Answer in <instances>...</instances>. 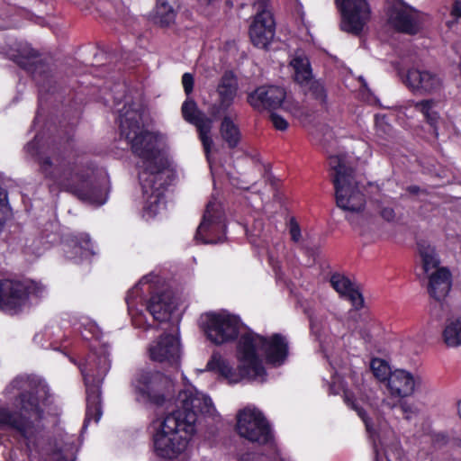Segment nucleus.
<instances>
[{
    "mask_svg": "<svg viewBox=\"0 0 461 461\" xmlns=\"http://www.w3.org/2000/svg\"><path fill=\"white\" fill-rule=\"evenodd\" d=\"M120 136L141 159L139 179L145 201L144 208L155 215L171 182V172L158 148V136L143 127L141 113L137 110H127L121 114Z\"/></svg>",
    "mask_w": 461,
    "mask_h": 461,
    "instance_id": "1",
    "label": "nucleus"
},
{
    "mask_svg": "<svg viewBox=\"0 0 461 461\" xmlns=\"http://www.w3.org/2000/svg\"><path fill=\"white\" fill-rule=\"evenodd\" d=\"M176 406L159 422L153 435L154 451L161 458L179 457L196 430L198 415L215 411L212 400L193 386L179 392Z\"/></svg>",
    "mask_w": 461,
    "mask_h": 461,
    "instance_id": "2",
    "label": "nucleus"
},
{
    "mask_svg": "<svg viewBox=\"0 0 461 461\" xmlns=\"http://www.w3.org/2000/svg\"><path fill=\"white\" fill-rule=\"evenodd\" d=\"M258 350L264 351L267 360L273 366H279L285 358V344L284 339L276 334L267 339L254 333H247L240 337L238 346L240 364L234 370L220 356L213 355L206 365V369L217 371L230 383H238L243 378L265 381L266 371L257 357Z\"/></svg>",
    "mask_w": 461,
    "mask_h": 461,
    "instance_id": "3",
    "label": "nucleus"
},
{
    "mask_svg": "<svg viewBox=\"0 0 461 461\" xmlns=\"http://www.w3.org/2000/svg\"><path fill=\"white\" fill-rule=\"evenodd\" d=\"M39 173L47 182L50 191H66L78 199L95 205L104 201L99 189L90 179L87 169L80 166L70 155L61 150L51 149L37 158Z\"/></svg>",
    "mask_w": 461,
    "mask_h": 461,
    "instance_id": "4",
    "label": "nucleus"
},
{
    "mask_svg": "<svg viewBox=\"0 0 461 461\" xmlns=\"http://www.w3.org/2000/svg\"><path fill=\"white\" fill-rule=\"evenodd\" d=\"M8 390L19 392L14 402L19 413L0 407V425L15 429L24 438L31 440L38 431V422L42 414L40 402L47 399L48 387L36 379L19 376L13 380Z\"/></svg>",
    "mask_w": 461,
    "mask_h": 461,
    "instance_id": "5",
    "label": "nucleus"
},
{
    "mask_svg": "<svg viewBox=\"0 0 461 461\" xmlns=\"http://www.w3.org/2000/svg\"><path fill=\"white\" fill-rule=\"evenodd\" d=\"M328 164L331 171L330 176L338 207L349 212L363 210L366 205V195L356 179L355 169L347 166L339 156H330Z\"/></svg>",
    "mask_w": 461,
    "mask_h": 461,
    "instance_id": "6",
    "label": "nucleus"
},
{
    "mask_svg": "<svg viewBox=\"0 0 461 461\" xmlns=\"http://www.w3.org/2000/svg\"><path fill=\"white\" fill-rule=\"evenodd\" d=\"M138 402L163 406L174 395V383L167 375L157 372L141 370L131 382Z\"/></svg>",
    "mask_w": 461,
    "mask_h": 461,
    "instance_id": "7",
    "label": "nucleus"
},
{
    "mask_svg": "<svg viewBox=\"0 0 461 461\" xmlns=\"http://www.w3.org/2000/svg\"><path fill=\"white\" fill-rule=\"evenodd\" d=\"M111 366L106 355L91 357L87 366L81 368L86 386V414L84 423L86 427L91 420L98 422L101 411L99 384L104 380Z\"/></svg>",
    "mask_w": 461,
    "mask_h": 461,
    "instance_id": "8",
    "label": "nucleus"
},
{
    "mask_svg": "<svg viewBox=\"0 0 461 461\" xmlns=\"http://www.w3.org/2000/svg\"><path fill=\"white\" fill-rule=\"evenodd\" d=\"M237 431L241 438L258 445L268 444L273 438L268 421L255 408H246L239 412Z\"/></svg>",
    "mask_w": 461,
    "mask_h": 461,
    "instance_id": "9",
    "label": "nucleus"
},
{
    "mask_svg": "<svg viewBox=\"0 0 461 461\" xmlns=\"http://www.w3.org/2000/svg\"><path fill=\"white\" fill-rule=\"evenodd\" d=\"M341 14L340 29L359 36L371 18V6L367 0H335Z\"/></svg>",
    "mask_w": 461,
    "mask_h": 461,
    "instance_id": "10",
    "label": "nucleus"
},
{
    "mask_svg": "<svg viewBox=\"0 0 461 461\" xmlns=\"http://www.w3.org/2000/svg\"><path fill=\"white\" fill-rule=\"evenodd\" d=\"M253 7L256 14L249 26L252 44L259 49H267L275 36V20L269 0H258Z\"/></svg>",
    "mask_w": 461,
    "mask_h": 461,
    "instance_id": "11",
    "label": "nucleus"
},
{
    "mask_svg": "<svg viewBox=\"0 0 461 461\" xmlns=\"http://www.w3.org/2000/svg\"><path fill=\"white\" fill-rule=\"evenodd\" d=\"M226 224L224 213L216 202H209L199 224L195 240L204 244H215L224 240Z\"/></svg>",
    "mask_w": 461,
    "mask_h": 461,
    "instance_id": "12",
    "label": "nucleus"
},
{
    "mask_svg": "<svg viewBox=\"0 0 461 461\" xmlns=\"http://www.w3.org/2000/svg\"><path fill=\"white\" fill-rule=\"evenodd\" d=\"M240 327V319L229 313H207L203 322L207 338L217 345L235 339Z\"/></svg>",
    "mask_w": 461,
    "mask_h": 461,
    "instance_id": "13",
    "label": "nucleus"
},
{
    "mask_svg": "<svg viewBox=\"0 0 461 461\" xmlns=\"http://www.w3.org/2000/svg\"><path fill=\"white\" fill-rule=\"evenodd\" d=\"M452 286V275L447 267H441L429 276L428 294L434 299L430 303V315L436 320L442 318L444 301Z\"/></svg>",
    "mask_w": 461,
    "mask_h": 461,
    "instance_id": "14",
    "label": "nucleus"
},
{
    "mask_svg": "<svg viewBox=\"0 0 461 461\" xmlns=\"http://www.w3.org/2000/svg\"><path fill=\"white\" fill-rule=\"evenodd\" d=\"M181 111L184 119L196 127L199 139L202 141L205 154L208 157L213 146V140L211 136L213 124L212 119L209 118L204 113L200 111L196 103L192 99H186L183 103Z\"/></svg>",
    "mask_w": 461,
    "mask_h": 461,
    "instance_id": "15",
    "label": "nucleus"
},
{
    "mask_svg": "<svg viewBox=\"0 0 461 461\" xmlns=\"http://www.w3.org/2000/svg\"><path fill=\"white\" fill-rule=\"evenodd\" d=\"M28 287L20 281L0 280V310L14 314L20 312L28 301Z\"/></svg>",
    "mask_w": 461,
    "mask_h": 461,
    "instance_id": "16",
    "label": "nucleus"
},
{
    "mask_svg": "<svg viewBox=\"0 0 461 461\" xmlns=\"http://www.w3.org/2000/svg\"><path fill=\"white\" fill-rule=\"evenodd\" d=\"M149 357L153 361L178 366L180 361V343L173 335H162L153 341L149 348Z\"/></svg>",
    "mask_w": 461,
    "mask_h": 461,
    "instance_id": "17",
    "label": "nucleus"
},
{
    "mask_svg": "<svg viewBox=\"0 0 461 461\" xmlns=\"http://www.w3.org/2000/svg\"><path fill=\"white\" fill-rule=\"evenodd\" d=\"M400 6L394 5L388 10L389 22L393 27L401 33L415 35L420 31V25L417 17L413 16V13L418 11L407 5L402 0H398Z\"/></svg>",
    "mask_w": 461,
    "mask_h": 461,
    "instance_id": "18",
    "label": "nucleus"
},
{
    "mask_svg": "<svg viewBox=\"0 0 461 461\" xmlns=\"http://www.w3.org/2000/svg\"><path fill=\"white\" fill-rule=\"evenodd\" d=\"M238 81L231 71H226L220 79L217 86V103L211 106L210 114L217 117L225 114L237 95Z\"/></svg>",
    "mask_w": 461,
    "mask_h": 461,
    "instance_id": "19",
    "label": "nucleus"
},
{
    "mask_svg": "<svg viewBox=\"0 0 461 461\" xmlns=\"http://www.w3.org/2000/svg\"><path fill=\"white\" fill-rule=\"evenodd\" d=\"M290 242L294 243V249H298L306 257V265L315 263L319 249L315 244L314 238L307 230L301 228L294 217H290Z\"/></svg>",
    "mask_w": 461,
    "mask_h": 461,
    "instance_id": "20",
    "label": "nucleus"
},
{
    "mask_svg": "<svg viewBox=\"0 0 461 461\" xmlns=\"http://www.w3.org/2000/svg\"><path fill=\"white\" fill-rule=\"evenodd\" d=\"M330 283L339 296L351 303L355 310L364 307L365 300L359 288L345 275L333 273Z\"/></svg>",
    "mask_w": 461,
    "mask_h": 461,
    "instance_id": "21",
    "label": "nucleus"
},
{
    "mask_svg": "<svg viewBox=\"0 0 461 461\" xmlns=\"http://www.w3.org/2000/svg\"><path fill=\"white\" fill-rule=\"evenodd\" d=\"M284 88L278 86H261L249 94L248 102L256 109L278 108L285 98Z\"/></svg>",
    "mask_w": 461,
    "mask_h": 461,
    "instance_id": "22",
    "label": "nucleus"
},
{
    "mask_svg": "<svg viewBox=\"0 0 461 461\" xmlns=\"http://www.w3.org/2000/svg\"><path fill=\"white\" fill-rule=\"evenodd\" d=\"M404 82L409 88L428 94L438 91L442 85L438 75L418 68L409 69Z\"/></svg>",
    "mask_w": 461,
    "mask_h": 461,
    "instance_id": "23",
    "label": "nucleus"
},
{
    "mask_svg": "<svg viewBox=\"0 0 461 461\" xmlns=\"http://www.w3.org/2000/svg\"><path fill=\"white\" fill-rule=\"evenodd\" d=\"M415 386L413 375L404 369L393 370L386 381V388L393 397H408L413 393Z\"/></svg>",
    "mask_w": 461,
    "mask_h": 461,
    "instance_id": "24",
    "label": "nucleus"
},
{
    "mask_svg": "<svg viewBox=\"0 0 461 461\" xmlns=\"http://www.w3.org/2000/svg\"><path fill=\"white\" fill-rule=\"evenodd\" d=\"M174 309L170 295L166 293L152 295L147 304V310L154 320L160 322L167 321Z\"/></svg>",
    "mask_w": 461,
    "mask_h": 461,
    "instance_id": "25",
    "label": "nucleus"
},
{
    "mask_svg": "<svg viewBox=\"0 0 461 461\" xmlns=\"http://www.w3.org/2000/svg\"><path fill=\"white\" fill-rule=\"evenodd\" d=\"M290 67L294 69L293 80L299 86H305L314 77L310 59L303 52L295 53Z\"/></svg>",
    "mask_w": 461,
    "mask_h": 461,
    "instance_id": "26",
    "label": "nucleus"
},
{
    "mask_svg": "<svg viewBox=\"0 0 461 461\" xmlns=\"http://www.w3.org/2000/svg\"><path fill=\"white\" fill-rule=\"evenodd\" d=\"M436 104L437 102L434 99H424L415 102L413 107L423 115L426 123L430 128L431 134L434 138L438 139L440 115L438 112L435 110Z\"/></svg>",
    "mask_w": 461,
    "mask_h": 461,
    "instance_id": "27",
    "label": "nucleus"
},
{
    "mask_svg": "<svg viewBox=\"0 0 461 461\" xmlns=\"http://www.w3.org/2000/svg\"><path fill=\"white\" fill-rule=\"evenodd\" d=\"M442 340L448 348L461 346V315L447 321L442 330Z\"/></svg>",
    "mask_w": 461,
    "mask_h": 461,
    "instance_id": "28",
    "label": "nucleus"
},
{
    "mask_svg": "<svg viewBox=\"0 0 461 461\" xmlns=\"http://www.w3.org/2000/svg\"><path fill=\"white\" fill-rule=\"evenodd\" d=\"M220 133L229 148L233 149L239 144L240 131L230 115H224L221 123Z\"/></svg>",
    "mask_w": 461,
    "mask_h": 461,
    "instance_id": "29",
    "label": "nucleus"
},
{
    "mask_svg": "<svg viewBox=\"0 0 461 461\" xmlns=\"http://www.w3.org/2000/svg\"><path fill=\"white\" fill-rule=\"evenodd\" d=\"M417 246L424 272L428 273L431 269L439 268L440 260L435 248L424 240L419 241Z\"/></svg>",
    "mask_w": 461,
    "mask_h": 461,
    "instance_id": "30",
    "label": "nucleus"
},
{
    "mask_svg": "<svg viewBox=\"0 0 461 461\" xmlns=\"http://www.w3.org/2000/svg\"><path fill=\"white\" fill-rule=\"evenodd\" d=\"M300 89L305 95H310L312 99L318 101L321 104L327 102V92L324 85L318 79H311L305 86H300Z\"/></svg>",
    "mask_w": 461,
    "mask_h": 461,
    "instance_id": "31",
    "label": "nucleus"
},
{
    "mask_svg": "<svg viewBox=\"0 0 461 461\" xmlns=\"http://www.w3.org/2000/svg\"><path fill=\"white\" fill-rule=\"evenodd\" d=\"M176 11L167 0H158L156 19L161 26H168L175 22Z\"/></svg>",
    "mask_w": 461,
    "mask_h": 461,
    "instance_id": "32",
    "label": "nucleus"
},
{
    "mask_svg": "<svg viewBox=\"0 0 461 461\" xmlns=\"http://www.w3.org/2000/svg\"><path fill=\"white\" fill-rule=\"evenodd\" d=\"M73 249L75 254L78 255L81 258H88L95 254V246L86 233L79 235L78 239L75 241Z\"/></svg>",
    "mask_w": 461,
    "mask_h": 461,
    "instance_id": "33",
    "label": "nucleus"
},
{
    "mask_svg": "<svg viewBox=\"0 0 461 461\" xmlns=\"http://www.w3.org/2000/svg\"><path fill=\"white\" fill-rule=\"evenodd\" d=\"M344 402L349 408H351L357 413L359 418L365 423L366 430L371 431L372 420L368 417L366 411L361 406H359L357 400L356 399L354 393L351 392H348V391H345L344 392Z\"/></svg>",
    "mask_w": 461,
    "mask_h": 461,
    "instance_id": "34",
    "label": "nucleus"
},
{
    "mask_svg": "<svg viewBox=\"0 0 461 461\" xmlns=\"http://www.w3.org/2000/svg\"><path fill=\"white\" fill-rule=\"evenodd\" d=\"M374 375L380 381L385 382L392 372L389 365L381 358H374L370 364Z\"/></svg>",
    "mask_w": 461,
    "mask_h": 461,
    "instance_id": "35",
    "label": "nucleus"
},
{
    "mask_svg": "<svg viewBox=\"0 0 461 461\" xmlns=\"http://www.w3.org/2000/svg\"><path fill=\"white\" fill-rule=\"evenodd\" d=\"M379 215L387 222L394 221L396 218L395 211L393 207L390 206H379Z\"/></svg>",
    "mask_w": 461,
    "mask_h": 461,
    "instance_id": "36",
    "label": "nucleus"
},
{
    "mask_svg": "<svg viewBox=\"0 0 461 461\" xmlns=\"http://www.w3.org/2000/svg\"><path fill=\"white\" fill-rule=\"evenodd\" d=\"M182 84L185 94L188 95L194 88V77L190 73H185L182 77Z\"/></svg>",
    "mask_w": 461,
    "mask_h": 461,
    "instance_id": "37",
    "label": "nucleus"
},
{
    "mask_svg": "<svg viewBox=\"0 0 461 461\" xmlns=\"http://www.w3.org/2000/svg\"><path fill=\"white\" fill-rule=\"evenodd\" d=\"M271 122H273L276 129L284 131L287 127L286 121L276 113H272L270 115Z\"/></svg>",
    "mask_w": 461,
    "mask_h": 461,
    "instance_id": "38",
    "label": "nucleus"
},
{
    "mask_svg": "<svg viewBox=\"0 0 461 461\" xmlns=\"http://www.w3.org/2000/svg\"><path fill=\"white\" fill-rule=\"evenodd\" d=\"M450 15L456 20L461 19V0H455L452 4Z\"/></svg>",
    "mask_w": 461,
    "mask_h": 461,
    "instance_id": "39",
    "label": "nucleus"
},
{
    "mask_svg": "<svg viewBox=\"0 0 461 461\" xmlns=\"http://www.w3.org/2000/svg\"><path fill=\"white\" fill-rule=\"evenodd\" d=\"M149 281V277L148 276H144L140 282L139 284L133 288V290L131 292H130L128 297H127V303L128 305L131 304V298L133 294H137L139 289H140V286L144 285V284H147L148 282Z\"/></svg>",
    "mask_w": 461,
    "mask_h": 461,
    "instance_id": "40",
    "label": "nucleus"
},
{
    "mask_svg": "<svg viewBox=\"0 0 461 461\" xmlns=\"http://www.w3.org/2000/svg\"><path fill=\"white\" fill-rule=\"evenodd\" d=\"M43 73H45V69H44V65L43 64L36 65L35 68L32 71L34 78L36 80H38L39 82L41 81L40 77H41V75Z\"/></svg>",
    "mask_w": 461,
    "mask_h": 461,
    "instance_id": "41",
    "label": "nucleus"
},
{
    "mask_svg": "<svg viewBox=\"0 0 461 461\" xmlns=\"http://www.w3.org/2000/svg\"><path fill=\"white\" fill-rule=\"evenodd\" d=\"M22 55L27 59H30L32 58H35L37 56V52L31 48L25 47L23 50Z\"/></svg>",
    "mask_w": 461,
    "mask_h": 461,
    "instance_id": "42",
    "label": "nucleus"
},
{
    "mask_svg": "<svg viewBox=\"0 0 461 461\" xmlns=\"http://www.w3.org/2000/svg\"><path fill=\"white\" fill-rule=\"evenodd\" d=\"M406 190L408 193H410L411 194H413V195H416L420 192V186L415 185H409Z\"/></svg>",
    "mask_w": 461,
    "mask_h": 461,
    "instance_id": "43",
    "label": "nucleus"
},
{
    "mask_svg": "<svg viewBox=\"0 0 461 461\" xmlns=\"http://www.w3.org/2000/svg\"><path fill=\"white\" fill-rule=\"evenodd\" d=\"M296 12L298 13V15L300 17V20L302 23H303L304 20V12L303 11L302 5H297L296 6Z\"/></svg>",
    "mask_w": 461,
    "mask_h": 461,
    "instance_id": "44",
    "label": "nucleus"
},
{
    "mask_svg": "<svg viewBox=\"0 0 461 461\" xmlns=\"http://www.w3.org/2000/svg\"><path fill=\"white\" fill-rule=\"evenodd\" d=\"M447 437L444 434H438L435 438V441L436 442H443V443H446L447 442Z\"/></svg>",
    "mask_w": 461,
    "mask_h": 461,
    "instance_id": "45",
    "label": "nucleus"
},
{
    "mask_svg": "<svg viewBox=\"0 0 461 461\" xmlns=\"http://www.w3.org/2000/svg\"><path fill=\"white\" fill-rule=\"evenodd\" d=\"M401 409L403 413L411 412V407L410 405H408L407 403H402Z\"/></svg>",
    "mask_w": 461,
    "mask_h": 461,
    "instance_id": "46",
    "label": "nucleus"
},
{
    "mask_svg": "<svg viewBox=\"0 0 461 461\" xmlns=\"http://www.w3.org/2000/svg\"><path fill=\"white\" fill-rule=\"evenodd\" d=\"M310 323H311V327H312V329H313V321H312V318H311V320H310Z\"/></svg>",
    "mask_w": 461,
    "mask_h": 461,
    "instance_id": "47",
    "label": "nucleus"
},
{
    "mask_svg": "<svg viewBox=\"0 0 461 461\" xmlns=\"http://www.w3.org/2000/svg\"><path fill=\"white\" fill-rule=\"evenodd\" d=\"M214 0H206L207 4H212Z\"/></svg>",
    "mask_w": 461,
    "mask_h": 461,
    "instance_id": "48",
    "label": "nucleus"
},
{
    "mask_svg": "<svg viewBox=\"0 0 461 461\" xmlns=\"http://www.w3.org/2000/svg\"><path fill=\"white\" fill-rule=\"evenodd\" d=\"M353 310H354V311H356V310L352 307V309H350V310H349V312H353Z\"/></svg>",
    "mask_w": 461,
    "mask_h": 461,
    "instance_id": "49",
    "label": "nucleus"
},
{
    "mask_svg": "<svg viewBox=\"0 0 461 461\" xmlns=\"http://www.w3.org/2000/svg\"><path fill=\"white\" fill-rule=\"evenodd\" d=\"M353 310H354V311H356V310L352 307V309H350V310H349V312H353Z\"/></svg>",
    "mask_w": 461,
    "mask_h": 461,
    "instance_id": "50",
    "label": "nucleus"
}]
</instances>
